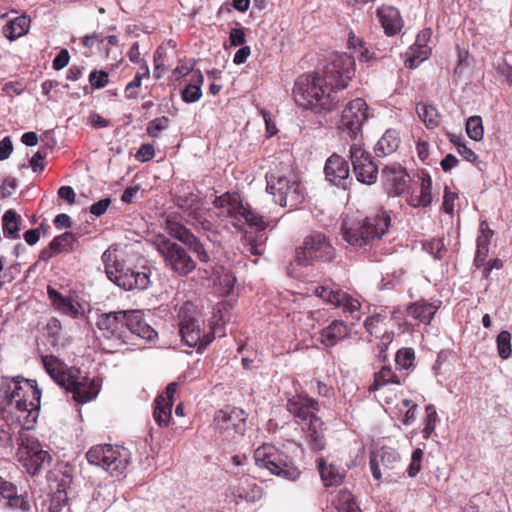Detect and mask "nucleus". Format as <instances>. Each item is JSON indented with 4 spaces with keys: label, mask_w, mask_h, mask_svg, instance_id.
I'll return each mask as SVG.
<instances>
[{
    "label": "nucleus",
    "mask_w": 512,
    "mask_h": 512,
    "mask_svg": "<svg viewBox=\"0 0 512 512\" xmlns=\"http://www.w3.org/2000/svg\"><path fill=\"white\" fill-rule=\"evenodd\" d=\"M0 390L5 410L14 415L22 428H33L39 416L41 400V390L36 380L22 376L4 377Z\"/></svg>",
    "instance_id": "nucleus-1"
},
{
    "label": "nucleus",
    "mask_w": 512,
    "mask_h": 512,
    "mask_svg": "<svg viewBox=\"0 0 512 512\" xmlns=\"http://www.w3.org/2000/svg\"><path fill=\"white\" fill-rule=\"evenodd\" d=\"M295 103L317 115H327L338 109L342 98L326 83L319 72L304 73L297 77L292 89Z\"/></svg>",
    "instance_id": "nucleus-2"
},
{
    "label": "nucleus",
    "mask_w": 512,
    "mask_h": 512,
    "mask_svg": "<svg viewBox=\"0 0 512 512\" xmlns=\"http://www.w3.org/2000/svg\"><path fill=\"white\" fill-rule=\"evenodd\" d=\"M391 216L379 208L364 216L360 212L348 213L342 220L341 234L351 246L362 248L373 246L388 232Z\"/></svg>",
    "instance_id": "nucleus-3"
},
{
    "label": "nucleus",
    "mask_w": 512,
    "mask_h": 512,
    "mask_svg": "<svg viewBox=\"0 0 512 512\" xmlns=\"http://www.w3.org/2000/svg\"><path fill=\"white\" fill-rule=\"evenodd\" d=\"M267 192L275 203L295 208L305 199V190L290 161L273 163L265 175Z\"/></svg>",
    "instance_id": "nucleus-4"
},
{
    "label": "nucleus",
    "mask_w": 512,
    "mask_h": 512,
    "mask_svg": "<svg viewBox=\"0 0 512 512\" xmlns=\"http://www.w3.org/2000/svg\"><path fill=\"white\" fill-rule=\"evenodd\" d=\"M254 460L259 468L267 469L271 474L295 481L300 470L291 458L271 444H263L254 451Z\"/></svg>",
    "instance_id": "nucleus-5"
},
{
    "label": "nucleus",
    "mask_w": 512,
    "mask_h": 512,
    "mask_svg": "<svg viewBox=\"0 0 512 512\" xmlns=\"http://www.w3.org/2000/svg\"><path fill=\"white\" fill-rule=\"evenodd\" d=\"M105 272L110 281L124 290H144L149 286V276L144 272L124 268L116 257L109 251H105L102 255Z\"/></svg>",
    "instance_id": "nucleus-6"
},
{
    "label": "nucleus",
    "mask_w": 512,
    "mask_h": 512,
    "mask_svg": "<svg viewBox=\"0 0 512 512\" xmlns=\"http://www.w3.org/2000/svg\"><path fill=\"white\" fill-rule=\"evenodd\" d=\"M335 256V248L322 233L306 236L302 246L295 250V260L301 266L312 265L315 262H331Z\"/></svg>",
    "instance_id": "nucleus-7"
},
{
    "label": "nucleus",
    "mask_w": 512,
    "mask_h": 512,
    "mask_svg": "<svg viewBox=\"0 0 512 512\" xmlns=\"http://www.w3.org/2000/svg\"><path fill=\"white\" fill-rule=\"evenodd\" d=\"M154 245L163 257L165 266L179 276H187L196 268V262L192 259L185 248L172 242L165 236L159 235Z\"/></svg>",
    "instance_id": "nucleus-8"
},
{
    "label": "nucleus",
    "mask_w": 512,
    "mask_h": 512,
    "mask_svg": "<svg viewBox=\"0 0 512 512\" xmlns=\"http://www.w3.org/2000/svg\"><path fill=\"white\" fill-rule=\"evenodd\" d=\"M197 315V308L193 303H184L178 312L179 332L186 345L202 348L214 340L215 334L213 332L201 334Z\"/></svg>",
    "instance_id": "nucleus-9"
},
{
    "label": "nucleus",
    "mask_w": 512,
    "mask_h": 512,
    "mask_svg": "<svg viewBox=\"0 0 512 512\" xmlns=\"http://www.w3.org/2000/svg\"><path fill=\"white\" fill-rule=\"evenodd\" d=\"M213 205L216 208L225 209L226 213L232 218L244 219L250 227H254L258 231H263L268 226L263 216L259 215L248 204H243L240 195L237 193L226 192L216 197Z\"/></svg>",
    "instance_id": "nucleus-10"
},
{
    "label": "nucleus",
    "mask_w": 512,
    "mask_h": 512,
    "mask_svg": "<svg viewBox=\"0 0 512 512\" xmlns=\"http://www.w3.org/2000/svg\"><path fill=\"white\" fill-rule=\"evenodd\" d=\"M124 449L110 444L97 445L86 453L88 462L100 466L110 473L111 476H118L128 465V459Z\"/></svg>",
    "instance_id": "nucleus-11"
},
{
    "label": "nucleus",
    "mask_w": 512,
    "mask_h": 512,
    "mask_svg": "<svg viewBox=\"0 0 512 512\" xmlns=\"http://www.w3.org/2000/svg\"><path fill=\"white\" fill-rule=\"evenodd\" d=\"M354 75V57L346 53L336 54L320 73V77H323L338 94L348 87Z\"/></svg>",
    "instance_id": "nucleus-12"
},
{
    "label": "nucleus",
    "mask_w": 512,
    "mask_h": 512,
    "mask_svg": "<svg viewBox=\"0 0 512 512\" xmlns=\"http://www.w3.org/2000/svg\"><path fill=\"white\" fill-rule=\"evenodd\" d=\"M368 118V105L362 98L349 101L344 107L339 123V129L351 139H356L362 131V126Z\"/></svg>",
    "instance_id": "nucleus-13"
},
{
    "label": "nucleus",
    "mask_w": 512,
    "mask_h": 512,
    "mask_svg": "<svg viewBox=\"0 0 512 512\" xmlns=\"http://www.w3.org/2000/svg\"><path fill=\"white\" fill-rule=\"evenodd\" d=\"M216 429L226 438L243 436L247 426V414L238 407H225L219 410L214 418Z\"/></svg>",
    "instance_id": "nucleus-14"
},
{
    "label": "nucleus",
    "mask_w": 512,
    "mask_h": 512,
    "mask_svg": "<svg viewBox=\"0 0 512 512\" xmlns=\"http://www.w3.org/2000/svg\"><path fill=\"white\" fill-rule=\"evenodd\" d=\"M349 153L356 179L367 185L375 183L378 166L373 162L371 154L356 143L350 146Z\"/></svg>",
    "instance_id": "nucleus-15"
},
{
    "label": "nucleus",
    "mask_w": 512,
    "mask_h": 512,
    "mask_svg": "<svg viewBox=\"0 0 512 512\" xmlns=\"http://www.w3.org/2000/svg\"><path fill=\"white\" fill-rule=\"evenodd\" d=\"M165 230L171 237L185 244L192 252L196 254L197 258L201 262L207 263L210 261V256L200 240L175 218L169 216L166 219Z\"/></svg>",
    "instance_id": "nucleus-16"
},
{
    "label": "nucleus",
    "mask_w": 512,
    "mask_h": 512,
    "mask_svg": "<svg viewBox=\"0 0 512 512\" xmlns=\"http://www.w3.org/2000/svg\"><path fill=\"white\" fill-rule=\"evenodd\" d=\"M21 457L27 472L31 475L38 474L52 460L51 455L40 447L37 441L27 439L20 447Z\"/></svg>",
    "instance_id": "nucleus-17"
},
{
    "label": "nucleus",
    "mask_w": 512,
    "mask_h": 512,
    "mask_svg": "<svg viewBox=\"0 0 512 512\" xmlns=\"http://www.w3.org/2000/svg\"><path fill=\"white\" fill-rule=\"evenodd\" d=\"M72 393L73 399L78 403H86L94 399L99 392V385L95 380L80 375V370L75 369V374L62 387Z\"/></svg>",
    "instance_id": "nucleus-18"
},
{
    "label": "nucleus",
    "mask_w": 512,
    "mask_h": 512,
    "mask_svg": "<svg viewBox=\"0 0 512 512\" xmlns=\"http://www.w3.org/2000/svg\"><path fill=\"white\" fill-rule=\"evenodd\" d=\"M400 455L390 447H382L372 452L370 456V468L373 477L380 480L383 474L391 476V472L398 468Z\"/></svg>",
    "instance_id": "nucleus-19"
},
{
    "label": "nucleus",
    "mask_w": 512,
    "mask_h": 512,
    "mask_svg": "<svg viewBox=\"0 0 512 512\" xmlns=\"http://www.w3.org/2000/svg\"><path fill=\"white\" fill-rule=\"evenodd\" d=\"M315 294L325 302L342 308L344 313L354 315L360 311L361 303L359 300L340 289H332L323 285L315 289Z\"/></svg>",
    "instance_id": "nucleus-20"
},
{
    "label": "nucleus",
    "mask_w": 512,
    "mask_h": 512,
    "mask_svg": "<svg viewBox=\"0 0 512 512\" xmlns=\"http://www.w3.org/2000/svg\"><path fill=\"white\" fill-rule=\"evenodd\" d=\"M286 409L295 418L310 422L314 418H319L317 412L320 410V405L314 398L300 393L287 399Z\"/></svg>",
    "instance_id": "nucleus-21"
},
{
    "label": "nucleus",
    "mask_w": 512,
    "mask_h": 512,
    "mask_svg": "<svg viewBox=\"0 0 512 512\" xmlns=\"http://www.w3.org/2000/svg\"><path fill=\"white\" fill-rule=\"evenodd\" d=\"M128 311L102 313L98 316L96 326L104 336L115 337L124 341Z\"/></svg>",
    "instance_id": "nucleus-22"
},
{
    "label": "nucleus",
    "mask_w": 512,
    "mask_h": 512,
    "mask_svg": "<svg viewBox=\"0 0 512 512\" xmlns=\"http://www.w3.org/2000/svg\"><path fill=\"white\" fill-rule=\"evenodd\" d=\"M177 388V382L169 383L165 391L158 395L154 401L153 418L160 427H168L170 424Z\"/></svg>",
    "instance_id": "nucleus-23"
},
{
    "label": "nucleus",
    "mask_w": 512,
    "mask_h": 512,
    "mask_svg": "<svg viewBox=\"0 0 512 512\" xmlns=\"http://www.w3.org/2000/svg\"><path fill=\"white\" fill-rule=\"evenodd\" d=\"M382 177L393 196L402 195L408 188L409 175L400 164H390L382 169Z\"/></svg>",
    "instance_id": "nucleus-24"
},
{
    "label": "nucleus",
    "mask_w": 512,
    "mask_h": 512,
    "mask_svg": "<svg viewBox=\"0 0 512 512\" xmlns=\"http://www.w3.org/2000/svg\"><path fill=\"white\" fill-rule=\"evenodd\" d=\"M324 172L326 178L334 185L343 189L348 188L349 164L342 156L332 154L325 163Z\"/></svg>",
    "instance_id": "nucleus-25"
},
{
    "label": "nucleus",
    "mask_w": 512,
    "mask_h": 512,
    "mask_svg": "<svg viewBox=\"0 0 512 512\" xmlns=\"http://www.w3.org/2000/svg\"><path fill=\"white\" fill-rule=\"evenodd\" d=\"M231 494L236 504L256 503L261 500L263 489L254 480L241 478L236 485L232 486Z\"/></svg>",
    "instance_id": "nucleus-26"
},
{
    "label": "nucleus",
    "mask_w": 512,
    "mask_h": 512,
    "mask_svg": "<svg viewBox=\"0 0 512 512\" xmlns=\"http://www.w3.org/2000/svg\"><path fill=\"white\" fill-rule=\"evenodd\" d=\"M441 305L440 301L429 302L426 299H420L410 303L406 308L408 317L414 319L418 324L430 325L435 314Z\"/></svg>",
    "instance_id": "nucleus-27"
},
{
    "label": "nucleus",
    "mask_w": 512,
    "mask_h": 512,
    "mask_svg": "<svg viewBox=\"0 0 512 512\" xmlns=\"http://www.w3.org/2000/svg\"><path fill=\"white\" fill-rule=\"evenodd\" d=\"M41 362L48 375L61 387L72 378L76 368H67L66 364L54 355H42Z\"/></svg>",
    "instance_id": "nucleus-28"
},
{
    "label": "nucleus",
    "mask_w": 512,
    "mask_h": 512,
    "mask_svg": "<svg viewBox=\"0 0 512 512\" xmlns=\"http://www.w3.org/2000/svg\"><path fill=\"white\" fill-rule=\"evenodd\" d=\"M377 17L384 29L385 34L388 36L398 34L404 26L400 12L394 6L381 5L377 9Z\"/></svg>",
    "instance_id": "nucleus-29"
},
{
    "label": "nucleus",
    "mask_w": 512,
    "mask_h": 512,
    "mask_svg": "<svg viewBox=\"0 0 512 512\" xmlns=\"http://www.w3.org/2000/svg\"><path fill=\"white\" fill-rule=\"evenodd\" d=\"M48 298L55 310L71 318H78L81 315V305L74 302L72 298L63 296L53 287H47Z\"/></svg>",
    "instance_id": "nucleus-30"
},
{
    "label": "nucleus",
    "mask_w": 512,
    "mask_h": 512,
    "mask_svg": "<svg viewBox=\"0 0 512 512\" xmlns=\"http://www.w3.org/2000/svg\"><path fill=\"white\" fill-rule=\"evenodd\" d=\"M407 374H397L390 365L382 364L379 371L373 375V383L369 386V392H375L387 385H403Z\"/></svg>",
    "instance_id": "nucleus-31"
},
{
    "label": "nucleus",
    "mask_w": 512,
    "mask_h": 512,
    "mask_svg": "<svg viewBox=\"0 0 512 512\" xmlns=\"http://www.w3.org/2000/svg\"><path fill=\"white\" fill-rule=\"evenodd\" d=\"M349 334L350 329L344 321L333 320L321 330L320 342L327 347H333L338 342L347 338Z\"/></svg>",
    "instance_id": "nucleus-32"
},
{
    "label": "nucleus",
    "mask_w": 512,
    "mask_h": 512,
    "mask_svg": "<svg viewBox=\"0 0 512 512\" xmlns=\"http://www.w3.org/2000/svg\"><path fill=\"white\" fill-rule=\"evenodd\" d=\"M126 331L148 341L157 337V332L136 311H128Z\"/></svg>",
    "instance_id": "nucleus-33"
},
{
    "label": "nucleus",
    "mask_w": 512,
    "mask_h": 512,
    "mask_svg": "<svg viewBox=\"0 0 512 512\" xmlns=\"http://www.w3.org/2000/svg\"><path fill=\"white\" fill-rule=\"evenodd\" d=\"M401 143L399 132L395 129H387L375 145L376 156L385 157L394 153Z\"/></svg>",
    "instance_id": "nucleus-34"
},
{
    "label": "nucleus",
    "mask_w": 512,
    "mask_h": 512,
    "mask_svg": "<svg viewBox=\"0 0 512 512\" xmlns=\"http://www.w3.org/2000/svg\"><path fill=\"white\" fill-rule=\"evenodd\" d=\"M317 463L321 480L325 487L337 486L343 482L345 473L340 471L335 465L327 464L324 458H319Z\"/></svg>",
    "instance_id": "nucleus-35"
},
{
    "label": "nucleus",
    "mask_w": 512,
    "mask_h": 512,
    "mask_svg": "<svg viewBox=\"0 0 512 512\" xmlns=\"http://www.w3.org/2000/svg\"><path fill=\"white\" fill-rule=\"evenodd\" d=\"M323 426L324 423L320 418H314L308 423L306 438L309 447L314 451H321L325 447Z\"/></svg>",
    "instance_id": "nucleus-36"
},
{
    "label": "nucleus",
    "mask_w": 512,
    "mask_h": 512,
    "mask_svg": "<svg viewBox=\"0 0 512 512\" xmlns=\"http://www.w3.org/2000/svg\"><path fill=\"white\" fill-rule=\"evenodd\" d=\"M420 178V195L411 196L409 204L415 208L427 207L432 203V179L429 173L422 172Z\"/></svg>",
    "instance_id": "nucleus-37"
},
{
    "label": "nucleus",
    "mask_w": 512,
    "mask_h": 512,
    "mask_svg": "<svg viewBox=\"0 0 512 512\" xmlns=\"http://www.w3.org/2000/svg\"><path fill=\"white\" fill-rule=\"evenodd\" d=\"M67 483L62 480L57 483L56 489L49 495L46 502L48 512H62L68 506Z\"/></svg>",
    "instance_id": "nucleus-38"
},
{
    "label": "nucleus",
    "mask_w": 512,
    "mask_h": 512,
    "mask_svg": "<svg viewBox=\"0 0 512 512\" xmlns=\"http://www.w3.org/2000/svg\"><path fill=\"white\" fill-rule=\"evenodd\" d=\"M30 26V18L26 15L18 16L9 21L3 28L4 35L10 39L15 40L25 35Z\"/></svg>",
    "instance_id": "nucleus-39"
},
{
    "label": "nucleus",
    "mask_w": 512,
    "mask_h": 512,
    "mask_svg": "<svg viewBox=\"0 0 512 512\" xmlns=\"http://www.w3.org/2000/svg\"><path fill=\"white\" fill-rule=\"evenodd\" d=\"M177 206L194 220H199L201 216V199L193 193L181 196L177 199Z\"/></svg>",
    "instance_id": "nucleus-40"
},
{
    "label": "nucleus",
    "mask_w": 512,
    "mask_h": 512,
    "mask_svg": "<svg viewBox=\"0 0 512 512\" xmlns=\"http://www.w3.org/2000/svg\"><path fill=\"white\" fill-rule=\"evenodd\" d=\"M21 216L13 209L7 210L2 217L3 234L6 238L18 239L20 237Z\"/></svg>",
    "instance_id": "nucleus-41"
},
{
    "label": "nucleus",
    "mask_w": 512,
    "mask_h": 512,
    "mask_svg": "<svg viewBox=\"0 0 512 512\" xmlns=\"http://www.w3.org/2000/svg\"><path fill=\"white\" fill-rule=\"evenodd\" d=\"M193 83L188 84L181 92V98L186 103H194L202 97L201 86L204 82V77L200 70H197L193 77Z\"/></svg>",
    "instance_id": "nucleus-42"
},
{
    "label": "nucleus",
    "mask_w": 512,
    "mask_h": 512,
    "mask_svg": "<svg viewBox=\"0 0 512 512\" xmlns=\"http://www.w3.org/2000/svg\"><path fill=\"white\" fill-rule=\"evenodd\" d=\"M430 54L431 48L428 45L414 43L407 53V58L404 62L405 67L409 69L418 67L419 64L426 60Z\"/></svg>",
    "instance_id": "nucleus-43"
},
{
    "label": "nucleus",
    "mask_w": 512,
    "mask_h": 512,
    "mask_svg": "<svg viewBox=\"0 0 512 512\" xmlns=\"http://www.w3.org/2000/svg\"><path fill=\"white\" fill-rule=\"evenodd\" d=\"M150 78V69L146 62H144L140 69L136 72L134 78L126 85L124 93L127 99H137L139 95V88L141 87L143 79Z\"/></svg>",
    "instance_id": "nucleus-44"
},
{
    "label": "nucleus",
    "mask_w": 512,
    "mask_h": 512,
    "mask_svg": "<svg viewBox=\"0 0 512 512\" xmlns=\"http://www.w3.org/2000/svg\"><path fill=\"white\" fill-rule=\"evenodd\" d=\"M415 350L411 347H403L397 350L395 354L396 370L399 372L405 370H414L416 366Z\"/></svg>",
    "instance_id": "nucleus-45"
},
{
    "label": "nucleus",
    "mask_w": 512,
    "mask_h": 512,
    "mask_svg": "<svg viewBox=\"0 0 512 512\" xmlns=\"http://www.w3.org/2000/svg\"><path fill=\"white\" fill-rule=\"evenodd\" d=\"M416 111L419 118L428 129H433L439 125L440 114L434 106L426 103H418L416 105Z\"/></svg>",
    "instance_id": "nucleus-46"
},
{
    "label": "nucleus",
    "mask_w": 512,
    "mask_h": 512,
    "mask_svg": "<svg viewBox=\"0 0 512 512\" xmlns=\"http://www.w3.org/2000/svg\"><path fill=\"white\" fill-rule=\"evenodd\" d=\"M336 509L338 512H362L357 505L353 494L346 490H340L336 499Z\"/></svg>",
    "instance_id": "nucleus-47"
},
{
    "label": "nucleus",
    "mask_w": 512,
    "mask_h": 512,
    "mask_svg": "<svg viewBox=\"0 0 512 512\" xmlns=\"http://www.w3.org/2000/svg\"><path fill=\"white\" fill-rule=\"evenodd\" d=\"M77 241V237L70 232H65L59 236H56L51 242L52 247H55L56 252H71L74 250V243Z\"/></svg>",
    "instance_id": "nucleus-48"
},
{
    "label": "nucleus",
    "mask_w": 512,
    "mask_h": 512,
    "mask_svg": "<svg viewBox=\"0 0 512 512\" xmlns=\"http://www.w3.org/2000/svg\"><path fill=\"white\" fill-rule=\"evenodd\" d=\"M466 133L474 141H481L484 137V127L480 116H471L466 121Z\"/></svg>",
    "instance_id": "nucleus-49"
},
{
    "label": "nucleus",
    "mask_w": 512,
    "mask_h": 512,
    "mask_svg": "<svg viewBox=\"0 0 512 512\" xmlns=\"http://www.w3.org/2000/svg\"><path fill=\"white\" fill-rule=\"evenodd\" d=\"M511 334L501 331L496 338L497 352L500 358L506 360L512 355Z\"/></svg>",
    "instance_id": "nucleus-50"
},
{
    "label": "nucleus",
    "mask_w": 512,
    "mask_h": 512,
    "mask_svg": "<svg viewBox=\"0 0 512 512\" xmlns=\"http://www.w3.org/2000/svg\"><path fill=\"white\" fill-rule=\"evenodd\" d=\"M438 421V414L436 407L433 404H429L425 407V425L422 430L423 437L428 439L436 428Z\"/></svg>",
    "instance_id": "nucleus-51"
},
{
    "label": "nucleus",
    "mask_w": 512,
    "mask_h": 512,
    "mask_svg": "<svg viewBox=\"0 0 512 512\" xmlns=\"http://www.w3.org/2000/svg\"><path fill=\"white\" fill-rule=\"evenodd\" d=\"M423 249L433 256L434 259H442L446 253L444 242L441 238H433L423 243Z\"/></svg>",
    "instance_id": "nucleus-52"
},
{
    "label": "nucleus",
    "mask_w": 512,
    "mask_h": 512,
    "mask_svg": "<svg viewBox=\"0 0 512 512\" xmlns=\"http://www.w3.org/2000/svg\"><path fill=\"white\" fill-rule=\"evenodd\" d=\"M169 122L166 116L155 118L147 124L146 132L151 138H158L160 132L167 129Z\"/></svg>",
    "instance_id": "nucleus-53"
},
{
    "label": "nucleus",
    "mask_w": 512,
    "mask_h": 512,
    "mask_svg": "<svg viewBox=\"0 0 512 512\" xmlns=\"http://www.w3.org/2000/svg\"><path fill=\"white\" fill-rule=\"evenodd\" d=\"M6 501V506L9 507L10 509H18L21 510L22 512H28L31 509V505L27 497L18 494V490L15 491V493L11 495V498H8Z\"/></svg>",
    "instance_id": "nucleus-54"
},
{
    "label": "nucleus",
    "mask_w": 512,
    "mask_h": 512,
    "mask_svg": "<svg viewBox=\"0 0 512 512\" xmlns=\"http://www.w3.org/2000/svg\"><path fill=\"white\" fill-rule=\"evenodd\" d=\"M92 89H102L109 83V74L104 70H93L88 77Z\"/></svg>",
    "instance_id": "nucleus-55"
},
{
    "label": "nucleus",
    "mask_w": 512,
    "mask_h": 512,
    "mask_svg": "<svg viewBox=\"0 0 512 512\" xmlns=\"http://www.w3.org/2000/svg\"><path fill=\"white\" fill-rule=\"evenodd\" d=\"M236 278L230 271H223L218 276V286L222 295H229L234 288Z\"/></svg>",
    "instance_id": "nucleus-56"
},
{
    "label": "nucleus",
    "mask_w": 512,
    "mask_h": 512,
    "mask_svg": "<svg viewBox=\"0 0 512 512\" xmlns=\"http://www.w3.org/2000/svg\"><path fill=\"white\" fill-rule=\"evenodd\" d=\"M386 317L380 314H375L367 317L364 321V327L370 335L377 334L380 326L385 323Z\"/></svg>",
    "instance_id": "nucleus-57"
},
{
    "label": "nucleus",
    "mask_w": 512,
    "mask_h": 512,
    "mask_svg": "<svg viewBox=\"0 0 512 512\" xmlns=\"http://www.w3.org/2000/svg\"><path fill=\"white\" fill-rule=\"evenodd\" d=\"M423 454L424 453L420 448H416L412 452L411 462L407 468V474L409 475V477H415L420 472Z\"/></svg>",
    "instance_id": "nucleus-58"
},
{
    "label": "nucleus",
    "mask_w": 512,
    "mask_h": 512,
    "mask_svg": "<svg viewBox=\"0 0 512 512\" xmlns=\"http://www.w3.org/2000/svg\"><path fill=\"white\" fill-rule=\"evenodd\" d=\"M402 404L404 407L408 408L404 415V418L402 419V422L404 425H410L416 419L418 405L409 399H404L402 401Z\"/></svg>",
    "instance_id": "nucleus-59"
},
{
    "label": "nucleus",
    "mask_w": 512,
    "mask_h": 512,
    "mask_svg": "<svg viewBox=\"0 0 512 512\" xmlns=\"http://www.w3.org/2000/svg\"><path fill=\"white\" fill-rule=\"evenodd\" d=\"M17 490V486L14 483L0 476V497L2 499L7 500L8 498H11V495Z\"/></svg>",
    "instance_id": "nucleus-60"
},
{
    "label": "nucleus",
    "mask_w": 512,
    "mask_h": 512,
    "mask_svg": "<svg viewBox=\"0 0 512 512\" xmlns=\"http://www.w3.org/2000/svg\"><path fill=\"white\" fill-rule=\"evenodd\" d=\"M155 156V149L151 144H142L136 153V158L141 162L151 160Z\"/></svg>",
    "instance_id": "nucleus-61"
},
{
    "label": "nucleus",
    "mask_w": 512,
    "mask_h": 512,
    "mask_svg": "<svg viewBox=\"0 0 512 512\" xmlns=\"http://www.w3.org/2000/svg\"><path fill=\"white\" fill-rule=\"evenodd\" d=\"M70 55L68 50L62 49L52 62V67L55 70H61L66 67L69 63Z\"/></svg>",
    "instance_id": "nucleus-62"
},
{
    "label": "nucleus",
    "mask_w": 512,
    "mask_h": 512,
    "mask_svg": "<svg viewBox=\"0 0 512 512\" xmlns=\"http://www.w3.org/2000/svg\"><path fill=\"white\" fill-rule=\"evenodd\" d=\"M229 40L232 46H242L246 42L245 32L242 28H233Z\"/></svg>",
    "instance_id": "nucleus-63"
},
{
    "label": "nucleus",
    "mask_w": 512,
    "mask_h": 512,
    "mask_svg": "<svg viewBox=\"0 0 512 512\" xmlns=\"http://www.w3.org/2000/svg\"><path fill=\"white\" fill-rule=\"evenodd\" d=\"M497 74L507 81V83L512 86V66L507 62H503L498 64L496 68Z\"/></svg>",
    "instance_id": "nucleus-64"
}]
</instances>
